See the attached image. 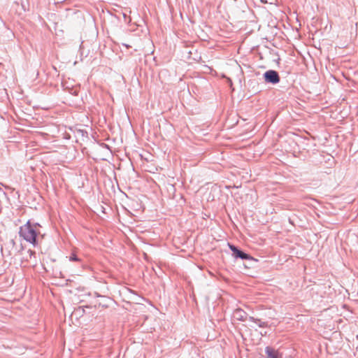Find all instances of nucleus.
Segmentation results:
<instances>
[{"label": "nucleus", "instance_id": "f257e3e1", "mask_svg": "<svg viewBox=\"0 0 358 358\" xmlns=\"http://www.w3.org/2000/svg\"><path fill=\"white\" fill-rule=\"evenodd\" d=\"M40 227L38 224H31L30 221H28L24 225L20 227V234L27 242L34 244L36 243V238L40 231L37 230V227Z\"/></svg>", "mask_w": 358, "mask_h": 358}, {"label": "nucleus", "instance_id": "f03ea898", "mask_svg": "<svg viewBox=\"0 0 358 358\" xmlns=\"http://www.w3.org/2000/svg\"><path fill=\"white\" fill-rule=\"evenodd\" d=\"M264 77L265 81L272 84H276L279 82V76L278 73L273 70H269L264 73Z\"/></svg>", "mask_w": 358, "mask_h": 358}, {"label": "nucleus", "instance_id": "7ed1b4c3", "mask_svg": "<svg viewBox=\"0 0 358 358\" xmlns=\"http://www.w3.org/2000/svg\"><path fill=\"white\" fill-rule=\"evenodd\" d=\"M229 248L233 252V255L236 258H241L242 259H250V257L248 255L244 253L243 252L239 250L237 248H236L234 245H229Z\"/></svg>", "mask_w": 358, "mask_h": 358}, {"label": "nucleus", "instance_id": "20e7f679", "mask_svg": "<svg viewBox=\"0 0 358 358\" xmlns=\"http://www.w3.org/2000/svg\"><path fill=\"white\" fill-rule=\"evenodd\" d=\"M233 317L238 320H244L246 317V313L241 309H236L233 313Z\"/></svg>", "mask_w": 358, "mask_h": 358}, {"label": "nucleus", "instance_id": "39448f33", "mask_svg": "<svg viewBox=\"0 0 358 358\" xmlns=\"http://www.w3.org/2000/svg\"><path fill=\"white\" fill-rule=\"evenodd\" d=\"M265 350L268 358H278L277 352L273 349L267 347Z\"/></svg>", "mask_w": 358, "mask_h": 358}, {"label": "nucleus", "instance_id": "423d86ee", "mask_svg": "<svg viewBox=\"0 0 358 358\" xmlns=\"http://www.w3.org/2000/svg\"><path fill=\"white\" fill-rule=\"evenodd\" d=\"M70 260L71 261H78V259L77 258V257L74 255H73L72 256L70 257Z\"/></svg>", "mask_w": 358, "mask_h": 358}]
</instances>
